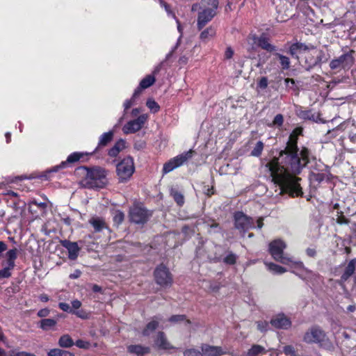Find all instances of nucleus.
<instances>
[{"label": "nucleus", "instance_id": "f257e3e1", "mask_svg": "<svg viewBox=\"0 0 356 356\" xmlns=\"http://www.w3.org/2000/svg\"><path fill=\"white\" fill-rule=\"evenodd\" d=\"M302 129L296 128L290 135L284 149L280 151L278 157H273L266 165L270 172L272 181L280 188V193H287L291 197L302 195L299 184L300 178L296 175L309 163V151L302 147L298 154L297 145L298 136Z\"/></svg>", "mask_w": 356, "mask_h": 356}, {"label": "nucleus", "instance_id": "f03ea898", "mask_svg": "<svg viewBox=\"0 0 356 356\" xmlns=\"http://www.w3.org/2000/svg\"><path fill=\"white\" fill-rule=\"evenodd\" d=\"M79 173L83 176L82 184L88 188H102L106 181V172L100 168H88L82 167L79 169Z\"/></svg>", "mask_w": 356, "mask_h": 356}, {"label": "nucleus", "instance_id": "7ed1b4c3", "mask_svg": "<svg viewBox=\"0 0 356 356\" xmlns=\"http://www.w3.org/2000/svg\"><path fill=\"white\" fill-rule=\"evenodd\" d=\"M286 243L280 240L276 239L269 244V252L273 259L283 264L289 265L294 269H302L304 268L302 262L296 261L292 257L284 255V250L286 248Z\"/></svg>", "mask_w": 356, "mask_h": 356}, {"label": "nucleus", "instance_id": "20e7f679", "mask_svg": "<svg viewBox=\"0 0 356 356\" xmlns=\"http://www.w3.org/2000/svg\"><path fill=\"white\" fill-rule=\"evenodd\" d=\"M327 339L325 332L318 326L309 327L303 334L302 341L307 344H321Z\"/></svg>", "mask_w": 356, "mask_h": 356}, {"label": "nucleus", "instance_id": "39448f33", "mask_svg": "<svg viewBox=\"0 0 356 356\" xmlns=\"http://www.w3.org/2000/svg\"><path fill=\"white\" fill-rule=\"evenodd\" d=\"M116 170L120 181H127L134 172L133 159L131 157L124 158L117 165Z\"/></svg>", "mask_w": 356, "mask_h": 356}, {"label": "nucleus", "instance_id": "423d86ee", "mask_svg": "<svg viewBox=\"0 0 356 356\" xmlns=\"http://www.w3.org/2000/svg\"><path fill=\"white\" fill-rule=\"evenodd\" d=\"M193 151L189 150L186 152H184L171 159H170L168 162H166L163 165V172L164 174H167L175 168L182 165L185 163L189 159L192 157Z\"/></svg>", "mask_w": 356, "mask_h": 356}, {"label": "nucleus", "instance_id": "0eeeda50", "mask_svg": "<svg viewBox=\"0 0 356 356\" xmlns=\"http://www.w3.org/2000/svg\"><path fill=\"white\" fill-rule=\"evenodd\" d=\"M235 227L240 231L243 236L245 232L252 228H254V220L243 212L238 211L234 214Z\"/></svg>", "mask_w": 356, "mask_h": 356}, {"label": "nucleus", "instance_id": "6e6552de", "mask_svg": "<svg viewBox=\"0 0 356 356\" xmlns=\"http://www.w3.org/2000/svg\"><path fill=\"white\" fill-rule=\"evenodd\" d=\"M154 277L156 282L163 287L170 286L172 283V275L168 269L163 265L158 266L155 269Z\"/></svg>", "mask_w": 356, "mask_h": 356}, {"label": "nucleus", "instance_id": "1a4fd4ad", "mask_svg": "<svg viewBox=\"0 0 356 356\" xmlns=\"http://www.w3.org/2000/svg\"><path fill=\"white\" fill-rule=\"evenodd\" d=\"M353 51H350L343 54L339 58L333 59L330 63V67L332 70H337L339 68L349 69L354 63Z\"/></svg>", "mask_w": 356, "mask_h": 356}, {"label": "nucleus", "instance_id": "9d476101", "mask_svg": "<svg viewBox=\"0 0 356 356\" xmlns=\"http://www.w3.org/2000/svg\"><path fill=\"white\" fill-rule=\"evenodd\" d=\"M149 216L148 211L140 204H134L130 208L129 218L133 222L143 224L147 220Z\"/></svg>", "mask_w": 356, "mask_h": 356}, {"label": "nucleus", "instance_id": "9b49d317", "mask_svg": "<svg viewBox=\"0 0 356 356\" xmlns=\"http://www.w3.org/2000/svg\"><path fill=\"white\" fill-rule=\"evenodd\" d=\"M147 115L143 114L136 119L128 122L123 127L122 131L125 134L136 133L141 129L147 120Z\"/></svg>", "mask_w": 356, "mask_h": 356}, {"label": "nucleus", "instance_id": "f8f14e48", "mask_svg": "<svg viewBox=\"0 0 356 356\" xmlns=\"http://www.w3.org/2000/svg\"><path fill=\"white\" fill-rule=\"evenodd\" d=\"M248 42L252 46V48L260 47L270 52L275 49V47L270 44L268 40L264 36L257 37L252 35L249 38Z\"/></svg>", "mask_w": 356, "mask_h": 356}, {"label": "nucleus", "instance_id": "ddd939ff", "mask_svg": "<svg viewBox=\"0 0 356 356\" xmlns=\"http://www.w3.org/2000/svg\"><path fill=\"white\" fill-rule=\"evenodd\" d=\"M270 324L277 329L287 330L291 326V321L284 314H279L272 318Z\"/></svg>", "mask_w": 356, "mask_h": 356}, {"label": "nucleus", "instance_id": "4468645a", "mask_svg": "<svg viewBox=\"0 0 356 356\" xmlns=\"http://www.w3.org/2000/svg\"><path fill=\"white\" fill-rule=\"evenodd\" d=\"M216 15L212 8H206L199 13L197 18V27L202 29Z\"/></svg>", "mask_w": 356, "mask_h": 356}, {"label": "nucleus", "instance_id": "2eb2a0df", "mask_svg": "<svg viewBox=\"0 0 356 356\" xmlns=\"http://www.w3.org/2000/svg\"><path fill=\"white\" fill-rule=\"evenodd\" d=\"M60 244L67 250L68 258L70 260L76 259L80 251V248L78 246L77 243L63 240L60 241Z\"/></svg>", "mask_w": 356, "mask_h": 356}, {"label": "nucleus", "instance_id": "dca6fc26", "mask_svg": "<svg viewBox=\"0 0 356 356\" xmlns=\"http://www.w3.org/2000/svg\"><path fill=\"white\" fill-rule=\"evenodd\" d=\"M203 356H220L226 353L220 346L204 345L202 347Z\"/></svg>", "mask_w": 356, "mask_h": 356}, {"label": "nucleus", "instance_id": "f3484780", "mask_svg": "<svg viewBox=\"0 0 356 356\" xmlns=\"http://www.w3.org/2000/svg\"><path fill=\"white\" fill-rule=\"evenodd\" d=\"M356 266V260H350L347 266L346 267L345 271L341 277L340 282H345L350 277L353 275L355 272Z\"/></svg>", "mask_w": 356, "mask_h": 356}, {"label": "nucleus", "instance_id": "a211bd4d", "mask_svg": "<svg viewBox=\"0 0 356 356\" xmlns=\"http://www.w3.org/2000/svg\"><path fill=\"white\" fill-rule=\"evenodd\" d=\"M155 344L161 349L168 350L172 348V346L168 341L163 332H159L155 339Z\"/></svg>", "mask_w": 356, "mask_h": 356}, {"label": "nucleus", "instance_id": "6ab92c4d", "mask_svg": "<svg viewBox=\"0 0 356 356\" xmlns=\"http://www.w3.org/2000/svg\"><path fill=\"white\" fill-rule=\"evenodd\" d=\"M89 222L97 232H101L102 229L107 228L106 222L101 218L93 217L89 220Z\"/></svg>", "mask_w": 356, "mask_h": 356}, {"label": "nucleus", "instance_id": "aec40b11", "mask_svg": "<svg viewBox=\"0 0 356 356\" xmlns=\"http://www.w3.org/2000/svg\"><path fill=\"white\" fill-rule=\"evenodd\" d=\"M216 35V29L209 26L202 31L200 35V40L204 42H207L211 40Z\"/></svg>", "mask_w": 356, "mask_h": 356}, {"label": "nucleus", "instance_id": "412c9836", "mask_svg": "<svg viewBox=\"0 0 356 356\" xmlns=\"http://www.w3.org/2000/svg\"><path fill=\"white\" fill-rule=\"evenodd\" d=\"M128 351L137 356H143L145 354L149 353V348L143 347L140 345H131L128 346Z\"/></svg>", "mask_w": 356, "mask_h": 356}, {"label": "nucleus", "instance_id": "4be33fe9", "mask_svg": "<svg viewBox=\"0 0 356 356\" xmlns=\"http://www.w3.org/2000/svg\"><path fill=\"white\" fill-rule=\"evenodd\" d=\"M18 250L15 248L9 250L6 253V264L10 266H15V259L17 257Z\"/></svg>", "mask_w": 356, "mask_h": 356}, {"label": "nucleus", "instance_id": "5701e85b", "mask_svg": "<svg viewBox=\"0 0 356 356\" xmlns=\"http://www.w3.org/2000/svg\"><path fill=\"white\" fill-rule=\"evenodd\" d=\"M125 147V142L123 140H118L115 145L110 149L108 152L109 156L112 157L116 156L121 150H122Z\"/></svg>", "mask_w": 356, "mask_h": 356}, {"label": "nucleus", "instance_id": "b1692460", "mask_svg": "<svg viewBox=\"0 0 356 356\" xmlns=\"http://www.w3.org/2000/svg\"><path fill=\"white\" fill-rule=\"evenodd\" d=\"M82 154L78 152H74L68 156L67 161L63 162L60 166H56L54 168L53 171H57L58 168H63L66 165V163H74L78 161L81 157Z\"/></svg>", "mask_w": 356, "mask_h": 356}, {"label": "nucleus", "instance_id": "393cba45", "mask_svg": "<svg viewBox=\"0 0 356 356\" xmlns=\"http://www.w3.org/2000/svg\"><path fill=\"white\" fill-rule=\"evenodd\" d=\"M113 137V131H110L108 132L104 133L99 137L98 147L106 146L110 143Z\"/></svg>", "mask_w": 356, "mask_h": 356}, {"label": "nucleus", "instance_id": "a878e982", "mask_svg": "<svg viewBox=\"0 0 356 356\" xmlns=\"http://www.w3.org/2000/svg\"><path fill=\"white\" fill-rule=\"evenodd\" d=\"M268 269L274 274H283L286 272V269L284 267L273 263H266Z\"/></svg>", "mask_w": 356, "mask_h": 356}, {"label": "nucleus", "instance_id": "bb28decb", "mask_svg": "<svg viewBox=\"0 0 356 356\" xmlns=\"http://www.w3.org/2000/svg\"><path fill=\"white\" fill-rule=\"evenodd\" d=\"M73 344V340L68 334L63 335L58 340V345L63 348H70Z\"/></svg>", "mask_w": 356, "mask_h": 356}, {"label": "nucleus", "instance_id": "cd10ccee", "mask_svg": "<svg viewBox=\"0 0 356 356\" xmlns=\"http://www.w3.org/2000/svg\"><path fill=\"white\" fill-rule=\"evenodd\" d=\"M57 323V321L52 318H44L40 321V328L43 330H49L54 327Z\"/></svg>", "mask_w": 356, "mask_h": 356}, {"label": "nucleus", "instance_id": "c85d7f7f", "mask_svg": "<svg viewBox=\"0 0 356 356\" xmlns=\"http://www.w3.org/2000/svg\"><path fill=\"white\" fill-rule=\"evenodd\" d=\"M264 347L260 345H253L252 348L248 351L247 356H257L260 353H266Z\"/></svg>", "mask_w": 356, "mask_h": 356}, {"label": "nucleus", "instance_id": "c756f323", "mask_svg": "<svg viewBox=\"0 0 356 356\" xmlns=\"http://www.w3.org/2000/svg\"><path fill=\"white\" fill-rule=\"evenodd\" d=\"M159 323V321L156 320V319H153L151 322H149L147 325V326L144 329V330L143 331V335H145V336L149 335L158 327Z\"/></svg>", "mask_w": 356, "mask_h": 356}, {"label": "nucleus", "instance_id": "7c9ffc66", "mask_svg": "<svg viewBox=\"0 0 356 356\" xmlns=\"http://www.w3.org/2000/svg\"><path fill=\"white\" fill-rule=\"evenodd\" d=\"M307 49L306 45L302 43H296L291 46L290 53L292 56H297L298 53ZM298 58V56H296Z\"/></svg>", "mask_w": 356, "mask_h": 356}, {"label": "nucleus", "instance_id": "2f4dec72", "mask_svg": "<svg viewBox=\"0 0 356 356\" xmlns=\"http://www.w3.org/2000/svg\"><path fill=\"white\" fill-rule=\"evenodd\" d=\"M47 355L48 356H74L73 353L59 348L51 349Z\"/></svg>", "mask_w": 356, "mask_h": 356}, {"label": "nucleus", "instance_id": "473e14b6", "mask_svg": "<svg viewBox=\"0 0 356 356\" xmlns=\"http://www.w3.org/2000/svg\"><path fill=\"white\" fill-rule=\"evenodd\" d=\"M155 82V78L152 75H147L140 83V87L142 89H145L151 86Z\"/></svg>", "mask_w": 356, "mask_h": 356}, {"label": "nucleus", "instance_id": "72a5a7b5", "mask_svg": "<svg viewBox=\"0 0 356 356\" xmlns=\"http://www.w3.org/2000/svg\"><path fill=\"white\" fill-rule=\"evenodd\" d=\"M170 195L172 196L175 201L178 205L182 206L184 203V195L175 189L172 188L170 191Z\"/></svg>", "mask_w": 356, "mask_h": 356}, {"label": "nucleus", "instance_id": "f704fd0d", "mask_svg": "<svg viewBox=\"0 0 356 356\" xmlns=\"http://www.w3.org/2000/svg\"><path fill=\"white\" fill-rule=\"evenodd\" d=\"M15 267L10 266L6 264V266L0 270V280L3 278H8L12 275V270Z\"/></svg>", "mask_w": 356, "mask_h": 356}, {"label": "nucleus", "instance_id": "c9c22d12", "mask_svg": "<svg viewBox=\"0 0 356 356\" xmlns=\"http://www.w3.org/2000/svg\"><path fill=\"white\" fill-rule=\"evenodd\" d=\"M264 145L261 141H258L251 152V155L253 156H259L264 149Z\"/></svg>", "mask_w": 356, "mask_h": 356}, {"label": "nucleus", "instance_id": "e433bc0d", "mask_svg": "<svg viewBox=\"0 0 356 356\" xmlns=\"http://www.w3.org/2000/svg\"><path fill=\"white\" fill-rule=\"evenodd\" d=\"M279 59L280 64L282 65V69L287 70L290 66V61L288 57H286L281 54H277Z\"/></svg>", "mask_w": 356, "mask_h": 356}, {"label": "nucleus", "instance_id": "4c0bfd02", "mask_svg": "<svg viewBox=\"0 0 356 356\" xmlns=\"http://www.w3.org/2000/svg\"><path fill=\"white\" fill-rule=\"evenodd\" d=\"M124 218V214L120 211H115L113 213V220L114 222L119 225L120 224Z\"/></svg>", "mask_w": 356, "mask_h": 356}, {"label": "nucleus", "instance_id": "58836bf2", "mask_svg": "<svg viewBox=\"0 0 356 356\" xmlns=\"http://www.w3.org/2000/svg\"><path fill=\"white\" fill-rule=\"evenodd\" d=\"M147 106L154 112H157L159 110V104L153 99H148L147 101Z\"/></svg>", "mask_w": 356, "mask_h": 356}, {"label": "nucleus", "instance_id": "ea45409f", "mask_svg": "<svg viewBox=\"0 0 356 356\" xmlns=\"http://www.w3.org/2000/svg\"><path fill=\"white\" fill-rule=\"evenodd\" d=\"M169 321L172 323L185 321V323L187 324L190 323V321L188 320H185V316L184 315H174L170 318Z\"/></svg>", "mask_w": 356, "mask_h": 356}, {"label": "nucleus", "instance_id": "a19ab883", "mask_svg": "<svg viewBox=\"0 0 356 356\" xmlns=\"http://www.w3.org/2000/svg\"><path fill=\"white\" fill-rule=\"evenodd\" d=\"M284 122V118L282 114H277L275 115L273 122L270 126H278L280 127L282 125Z\"/></svg>", "mask_w": 356, "mask_h": 356}, {"label": "nucleus", "instance_id": "79ce46f5", "mask_svg": "<svg viewBox=\"0 0 356 356\" xmlns=\"http://www.w3.org/2000/svg\"><path fill=\"white\" fill-rule=\"evenodd\" d=\"M223 261L227 264H234L236 261V256L233 253H229L224 258Z\"/></svg>", "mask_w": 356, "mask_h": 356}, {"label": "nucleus", "instance_id": "37998d69", "mask_svg": "<svg viewBox=\"0 0 356 356\" xmlns=\"http://www.w3.org/2000/svg\"><path fill=\"white\" fill-rule=\"evenodd\" d=\"M257 329L264 332H266L268 330V323L266 321H257Z\"/></svg>", "mask_w": 356, "mask_h": 356}, {"label": "nucleus", "instance_id": "c03bdc74", "mask_svg": "<svg viewBox=\"0 0 356 356\" xmlns=\"http://www.w3.org/2000/svg\"><path fill=\"white\" fill-rule=\"evenodd\" d=\"M75 345L77 347L83 349H88L90 348V343L81 339L77 340L75 343Z\"/></svg>", "mask_w": 356, "mask_h": 356}, {"label": "nucleus", "instance_id": "a18cd8bd", "mask_svg": "<svg viewBox=\"0 0 356 356\" xmlns=\"http://www.w3.org/2000/svg\"><path fill=\"white\" fill-rule=\"evenodd\" d=\"M10 356H36L35 354L26 352V351H21V352H15L14 350L10 352Z\"/></svg>", "mask_w": 356, "mask_h": 356}, {"label": "nucleus", "instance_id": "49530a36", "mask_svg": "<svg viewBox=\"0 0 356 356\" xmlns=\"http://www.w3.org/2000/svg\"><path fill=\"white\" fill-rule=\"evenodd\" d=\"M184 356H203V355L200 351L190 349L184 352Z\"/></svg>", "mask_w": 356, "mask_h": 356}, {"label": "nucleus", "instance_id": "de8ad7c7", "mask_svg": "<svg viewBox=\"0 0 356 356\" xmlns=\"http://www.w3.org/2000/svg\"><path fill=\"white\" fill-rule=\"evenodd\" d=\"M58 306H59V308L60 309H62L63 311H64V312H69V313H72L73 312L74 309H72L67 303L60 302Z\"/></svg>", "mask_w": 356, "mask_h": 356}, {"label": "nucleus", "instance_id": "09e8293b", "mask_svg": "<svg viewBox=\"0 0 356 356\" xmlns=\"http://www.w3.org/2000/svg\"><path fill=\"white\" fill-rule=\"evenodd\" d=\"M72 314H74L76 316L79 318H81L82 319H87L88 318V314H87L86 312L81 310V311H75L73 310Z\"/></svg>", "mask_w": 356, "mask_h": 356}, {"label": "nucleus", "instance_id": "8fccbe9b", "mask_svg": "<svg viewBox=\"0 0 356 356\" xmlns=\"http://www.w3.org/2000/svg\"><path fill=\"white\" fill-rule=\"evenodd\" d=\"M284 353L286 355H294L296 353V351L294 350V348L291 346H286L284 348Z\"/></svg>", "mask_w": 356, "mask_h": 356}, {"label": "nucleus", "instance_id": "3c124183", "mask_svg": "<svg viewBox=\"0 0 356 356\" xmlns=\"http://www.w3.org/2000/svg\"><path fill=\"white\" fill-rule=\"evenodd\" d=\"M259 86L262 88L265 89L268 86V79L266 77H261V79L259 81L258 83Z\"/></svg>", "mask_w": 356, "mask_h": 356}, {"label": "nucleus", "instance_id": "603ef678", "mask_svg": "<svg viewBox=\"0 0 356 356\" xmlns=\"http://www.w3.org/2000/svg\"><path fill=\"white\" fill-rule=\"evenodd\" d=\"M338 224H347L348 223V219L343 215H339L336 219Z\"/></svg>", "mask_w": 356, "mask_h": 356}, {"label": "nucleus", "instance_id": "864d4df0", "mask_svg": "<svg viewBox=\"0 0 356 356\" xmlns=\"http://www.w3.org/2000/svg\"><path fill=\"white\" fill-rule=\"evenodd\" d=\"M49 310L48 309L45 308V309H40L38 312V316L40 317H46L49 315Z\"/></svg>", "mask_w": 356, "mask_h": 356}, {"label": "nucleus", "instance_id": "5fc2aeb1", "mask_svg": "<svg viewBox=\"0 0 356 356\" xmlns=\"http://www.w3.org/2000/svg\"><path fill=\"white\" fill-rule=\"evenodd\" d=\"M233 55L234 51L232 50V49L231 47H227L225 53V58L229 59L233 56Z\"/></svg>", "mask_w": 356, "mask_h": 356}, {"label": "nucleus", "instance_id": "6e6d98bb", "mask_svg": "<svg viewBox=\"0 0 356 356\" xmlns=\"http://www.w3.org/2000/svg\"><path fill=\"white\" fill-rule=\"evenodd\" d=\"M81 306V302L78 300H74L72 302V309H78Z\"/></svg>", "mask_w": 356, "mask_h": 356}, {"label": "nucleus", "instance_id": "4d7b16f0", "mask_svg": "<svg viewBox=\"0 0 356 356\" xmlns=\"http://www.w3.org/2000/svg\"><path fill=\"white\" fill-rule=\"evenodd\" d=\"M8 248L6 243L3 241H0V258L2 256L3 252H5Z\"/></svg>", "mask_w": 356, "mask_h": 356}, {"label": "nucleus", "instance_id": "13d9d810", "mask_svg": "<svg viewBox=\"0 0 356 356\" xmlns=\"http://www.w3.org/2000/svg\"><path fill=\"white\" fill-rule=\"evenodd\" d=\"M209 2L208 3L209 5H211V8H212L213 9V11H215V10L217 8L218 6V0H208Z\"/></svg>", "mask_w": 356, "mask_h": 356}, {"label": "nucleus", "instance_id": "bf43d9fd", "mask_svg": "<svg viewBox=\"0 0 356 356\" xmlns=\"http://www.w3.org/2000/svg\"><path fill=\"white\" fill-rule=\"evenodd\" d=\"M81 275V272L79 270H76L73 273L70 275V278L71 279H76L79 278Z\"/></svg>", "mask_w": 356, "mask_h": 356}, {"label": "nucleus", "instance_id": "052dcab7", "mask_svg": "<svg viewBox=\"0 0 356 356\" xmlns=\"http://www.w3.org/2000/svg\"><path fill=\"white\" fill-rule=\"evenodd\" d=\"M134 99L131 98V99H127L124 102V107L125 110L129 109L132 106Z\"/></svg>", "mask_w": 356, "mask_h": 356}, {"label": "nucleus", "instance_id": "680f3d73", "mask_svg": "<svg viewBox=\"0 0 356 356\" xmlns=\"http://www.w3.org/2000/svg\"><path fill=\"white\" fill-rule=\"evenodd\" d=\"M317 59L319 62L325 63L327 61V58L323 56V51H320L319 56H318Z\"/></svg>", "mask_w": 356, "mask_h": 356}, {"label": "nucleus", "instance_id": "e2e57ef3", "mask_svg": "<svg viewBox=\"0 0 356 356\" xmlns=\"http://www.w3.org/2000/svg\"><path fill=\"white\" fill-rule=\"evenodd\" d=\"M263 220H264V218L262 217H260L257 219V228L261 229L263 227V225H264Z\"/></svg>", "mask_w": 356, "mask_h": 356}, {"label": "nucleus", "instance_id": "0e129e2a", "mask_svg": "<svg viewBox=\"0 0 356 356\" xmlns=\"http://www.w3.org/2000/svg\"><path fill=\"white\" fill-rule=\"evenodd\" d=\"M39 298L42 302H47L49 300V297L46 294H41Z\"/></svg>", "mask_w": 356, "mask_h": 356}, {"label": "nucleus", "instance_id": "69168bd1", "mask_svg": "<svg viewBox=\"0 0 356 356\" xmlns=\"http://www.w3.org/2000/svg\"><path fill=\"white\" fill-rule=\"evenodd\" d=\"M142 90V88H140V87L139 86V88H138L134 92V95H133V97H132V99H135L138 95H139L140 92V90Z\"/></svg>", "mask_w": 356, "mask_h": 356}, {"label": "nucleus", "instance_id": "338daca9", "mask_svg": "<svg viewBox=\"0 0 356 356\" xmlns=\"http://www.w3.org/2000/svg\"><path fill=\"white\" fill-rule=\"evenodd\" d=\"M284 81H285V83H286V84H289V83H290L292 86H293V85L295 84V81H294L293 79L286 78V79H285Z\"/></svg>", "mask_w": 356, "mask_h": 356}, {"label": "nucleus", "instance_id": "774afa93", "mask_svg": "<svg viewBox=\"0 0 356 356\" xmlns=\"http://www.w3.org/2000/svg\"><path fill=\"white\" fill-rule=\"evenodd\" d=\"M356 309V307L355 305H349L348 307H347V310L349 312H353Z\"/></svg>", "mask_w": 356, "mask_h": 356}]
</instances>
